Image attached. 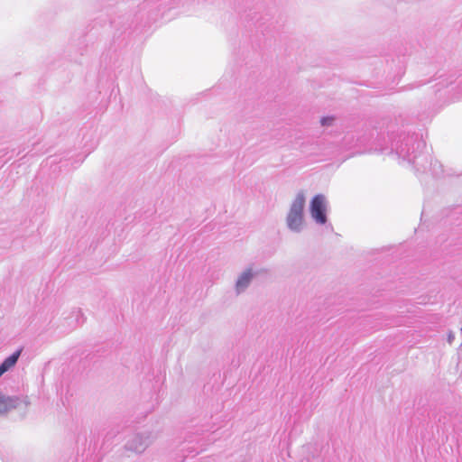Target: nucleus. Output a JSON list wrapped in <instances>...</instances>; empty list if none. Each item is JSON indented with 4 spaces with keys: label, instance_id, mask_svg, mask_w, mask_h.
<instances>
[{
    "label": "nucleus",
    "instance_id": "1",
    "mask_svg": "<svg viewBox=\"0 0 462 462\" xmlns=\"http://www.w3.org/2000/svg\"><path fill=\"white\" fill-rule=\"evenodd\" d=\"M189 0H122L116 5L108 4L105 12L109 16L110 26L115 30L114 42L123 34L131 33L162 18L167 11L184 6Z\"/></svg>",
    "mask_w": 462,
    "mask_h": 462
},
{
    "label": "nucleus",
    "instance_id": "2",
    "mask_svg": "<svg viewBox=\"0 0 462 462\" xmlns=\"http://www.w3.org/2000/svg\"><path fill=\"white\" fill-rule=\"evenodd\" d=\"M381 153H394L398 159L411 166L414 173L425 172L429 162V151L421 130L417 132L412 126H407L398 132L388 134L387 142L379 143Z\"/></svg>",
    "mask_w": 462,
    "mask_h": 462
},
{
    "label": "nucleus",
    "instance_id": "3",
    "mask_svg": "<svg viewBox=\"0 0 462 462\" xmlns=\"http://www.w3.org/2000/svg\"><path fill=\"white\" fill-rule=\"evenodd\" d=\"M306 198L302 190L299 191L292 201L286 217L287 227L293 233H300L304 226V207Z\"/></svg>",
    "mask_w": 462,
    "mask_h": 462
},
{
    "label": "nucleus",
    "instance_id": "4",
    "mask_svg": "<svg viewBox=\"0 0 462 462\" xmlns=\"http://www.w3.org/2000/svg\"><path fill=\"white\" fill-rule=\"evenodd\" d=\"M310 214L318 225L328 222V201L323 194H316L310 202Z\"/></svg>",
    "mask_w": 462,
    "mask_h": 462
},
{
    "label": "nucleus",
    "instance_id": "5",
    "mask_svg": "<svg viewBox=\"0 0 462 462\" xmlns=\"http://www.w3.org/2000/svg\"><path fill=\"white\" fill-rule=\"evenodd\" d=\"M150 444L151 433L147 431L138 432L131 439L127 440L125 448L135 453H143Z\"/></svg>",
    "mask_w": 462,
    "mask_h": 462
},
{
    "label": "nucleus",
    "instance_id": "6",
    "mask_svg": "<svg viewBox=\"0 0 462 462\" xmlns=\"http://www.w3.org/2000/svg\"><path fill=\"white\" fill-rule=\"evenodd\" d=\"M84 321L85 317L81 310L79 308H74L67 316L64 317V324L62 326H64L65 328L62 330V332L68 333L79 324H83Z\"/></svg>",
    "mask_w": 462,
    "mask_h": 462
},
{
    "label": "nucleus",
    "instance_id": "7",
    "mask_svg": "<svg viewBox=\"0 0 462 462\" xmlns=\"http://www.w3.org/2000/svg\"><path fill=\"white\" fill-rule=\"evenodd\" d=\"M428 158L429 162L427 163L426 171L415 173L421 182L424 180L425 176L428 174H430L434 179L441 178L444 175V169L442 164L437 160L433 161L430 153Z\"/></svg>",
    "mask_w": 462,
    "mask_h": 462
},
{
    "label": "nucleus",
    "instance_id": "8",
    "mask_svg": "<svg viewBox=\"0 0 462 462\" xmlns=\"http://www.w3.org/2000/svg\"><path fill=\"white\" fill-rule=\"evenodd\" d=\"M21 403L22 400L19 396L8 395L0 391V415H5L15 410Z\"/></svg>",
    "mask_w": 462,
    "mask_h": 462
},
{
    "label": "nucleus",
    "instance_id": "9",
    "mask_svg": "<svg viewBox=\"0 0 462 462\" xmlns=\"http://www.w3.org/2000/svg\"><path fill=\"white\" fill-rule=\"evenodd\" d=\"M254 273L251 268L244 271L237 278L236 282V290L237 293L244 291L251 283Z\"/></svg>",
    "mask_w": 462,
    "mask_h": 462
},
{
    "label": "nucleus",
    "instance_id": "10",
    "mask_svg": "<svg viewBox=\"0 0 462 462\" xmlns=\"http://www.w3.org/2000/svg\"><path fill=\"white\" fill-rule=\"evenodd\" d=\"M22 348H19L13 352L11 355L6 356L0 364V369L6 373L11 370L18 362V359L21 356Z\"/></svg>",
    "mask_w": 462,
    "mask_h": 462
},
{
    "label": "nucleus",
    "instance_id": "11",
    "mask_svg": "<svg viewBox=\"0 0 462 462\" xmlns=\"http://www.w3.org/2000/svg\"><path fill=\"white\" fill-rule=\"evenodd\" d=\"M392 63L394 65V72L393 76V82H398L405 73V56H398L397 60H393Z\"/></svg>",
    "mask_w": 462,
    "mask_h": 462
},
{
    "label": "nucleus",
    "instance_id": "12",
    "mask_svg": "<svg viewBox=\"0 0 462 462\" xmlns=\"http://www.w3.org/2000/svg\"><path fill=\"white\" fill-rule=\"evenodd\" d=\"M336 120L335 116H324L320 118L319 123L322 126L328 127L333 125L334 121Z\"/></svg>",
    "mask_w": 462,
    "mask_h": 462
},
{
    "label": "nucleus",
    "instance_id": "13",
    "mask_svg": "<svg viewBox=\"0 0 462 462\" xmlns=\"http://www.w3.org/2000/svg\"><path fill=\"white\" fill-rule=\"evenodd\" d=\"M428 81H419V82H414V83H411V84H409L407 86H405L403 88L404 90H411V89H414L415 88H419L422 85H425Z\"/></svg>",
    "mask_w": 462,
    "mask_h": 462
},
{
    "label": "nucleus",
    "instance_id": "14",
    "mask_svg": "<svg viewBox=\"0 0 462 462\" xmlns=\"http://www.w3.org/2000/svg\"><path fill=\"white\" fill-rule=\"evenodd\" d=\"M457 98L462 97V77L458 79L456 85Z\"/></svg>",
    "mask_w": 462,
    "mask_h": 462
},
{
    "label": "nucleus",
    "instance_id": "15",
    "mask_svg": "<svg viewBox=\"0 0 462 462\" xmlns=\"http://www.w3.org/2000/svg\"><path fill=\"white\" fill-rule=\"evenodd\" d=\"M455 339V334L452 331L448 333L447 341L448 344H452Z\"/></svg>",
    "mask_w": 462,
    "mask_h": 462
},
{
    "label": "nucleus",
    "instance_id": "16",
    "mask_svg": "<svg viewBox=\"0 0 462 462\" xmlns=\"http://www.w3.org/2000/svg\"><path fill=\"white\" fill-rule=\"evenodd\" d=\"M263 24H264V23L262 22V19H258L255 22V26H256L257 29H261Z\"/></svg>",
    "mask_w": 462,
    "mask_h": 462
},
{
    "label": "nucleus",
    "instance_id": "17",
    "mask_svg": "<svg viewBox=\"0 0 462 462\" xmlns=\"http://www.w3.org/2000/svg\"><path fill=\"white\" fill-rule=\"evenodd\" d=\"M73 60H74L75 62H79V63H80V62H81V61H80L79 60H78L77 58H73Z\"/></svg>",
    "mask_w": 462,
    "mask_h": 462
},
{
    "label": "nucleus",
    "instance_id": "18",
    "mask_svg": "<svg viewBox=\"0 0 462 462\" xmlns=\"http://www.w3.org/2000/svg\"><path fill=\"white\" fill-rule=\"evenodd\" d=\"M106 59V55L102 54V60Z\"/></svg>",
    "mask_w": 462,
    "mask_h": 462
},
{
    "label": "nucleus",
    "instance_id": "19",
    "mask_svg": "<svg viewBox=\"0 0 462 462\" xmlns=\"http://www.w3.org/2000/svg\"><path fill=\"white\" fill-rule=\"evenodd\" d=\"M5 373L0 369V377L4 374Z\"/></svg>",
    "mask_w": 462,
    "mask_h": 462
},
{
    "label": "nucleus",
    "instance_id": "20",
    "mask_svg": "<svg viewBox=\"0 0 462 462\" xmlns=\"http://www.w3.org/2000/svg\"><path fill=\"white\" fill-rule=\"evenodd\" d=\"M439 90H440V88H437L436 90H434V93H437Z\"/></svg>",
    "mask_w": 462,
    "mask_h": 462
}]
</instances>
